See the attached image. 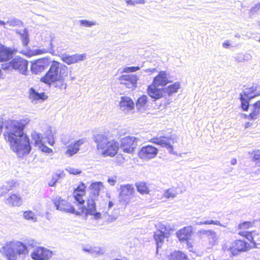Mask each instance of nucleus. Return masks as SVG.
I'll use <instances>...</instances> for the list:
<instances>
[{"label": "nucleus", "instance_id": "nucleus-8", "mask_svg": "<svg viewBox=\"0 0 260 260\" xmlns=\"http://www.w3.org/2000/svg\"><path fill=\"white\" fill-rule=\"evenodd\" d=\"M12 63L13 70H18L22 74H26L28 65L27 60L21 57L16 56L12 59Z\"/></svg>", "mask_w": 260, "mask_h": 260}, {"label": "nucleus", "instance_id": "nucleus-46", "mask_svg": "<svg viewBox=\"0 0 260 260\" xmlns=\"http://www.w3.org/2000/svg\"><path fill=\"white\" fill-rule=\"evenodd\" d=\"M66 170L71 174L78 175L81 173V171L78 169L73 168L71 167H68L66 169Z\"/></svg>", "mask_w": 260, "mask_h": 260}, {"label": "nucleus", "instance_id": "nucleus-41", "mask_svg": "<svg viewBox=\"0 0 260 260\" xmlns=\"http://www.w3.org/2000/svg\"><path fill=\"white\" fill-rule=\"evenodd\" d=\"M177 192L176 189L174 188H170L168 189L164 193V196L168 198H174L176 197Z\"/></svg>", "mask_w": 260, "mask_h": 260}, {"label": "nucleus", "instance_id": "nucleus-57", "mask_svg": "<svg viewBox=\"0 0 260 260\" xmlns=\"http://www.w3.org/2000/svg\"><path fill=\"white\" fill-rule=\"evenodd\" d=\"M41 146H42V150L43 151L47 152V153H50V152H52V149L51 148H49L47 146H44L43 145H41Z\"/></svg>", "mask_w": 260, "mask_h": 260}, {"label": "nucleus", "instance_id": "nucleus-22", "mask_svg": "<svg viewBox=\"0 0 260 260\" xmlns=\"http://www.w3.org/2000/svg\"><path fill=\"white\" fill-rule=\"evenodd\" d=\"M120 109L124 112L134 109L135 104L133 100L128 96H122L119 102Z\"/></svg>", "mask_w": 260, "mask_h": 260}, {"label": "nucleus", "instance_id": "nucleus-62", "mask_svg": "<svg viewBox=\"0 0 260 260\" xmlns=\"http://www.w3.org/2000/svg\"><path fill=\"white\" fill-rule=\"evenodd\" d=\"M230 46V41L226 40L222 44L223 47L228 48Z\"/></svg>", "mask_w": 260, "mask_h": 260}, {"label": "nucleus", "instance_id": "nucleus-19", "mask_svg": "<svg viewBox=\"0 0 260 260\" xmlns=\"http://www.w3.org/2000/svg\"><path fill=\"white\" fill-rule=\"evenodd\" d=\"M15 49L7 47L0 44V61H7L16 53Z\"/></svg>", "mask_w": 260, "mask_h": 260}, {"label": "nucleus", "instance_id": "nucleus-20", "mask_svg": "<svg viewBox=\"0 0 260 260\" xmlns=\"http://www.w3.org/2000/svg\"><path fill=\"white\" fill-rule=\"evenodd\" d=\"M148 95L154 101L159 99L164 96L165 90L163 88H158L155 85L151 84L147 89Z\"/></svg>", "mask_w": 260, "mask_h": 260}, {"label": "nucleus", "instance_id": "nucleus-6", "mask_svg": "<svg viewBox=\"0 0 260 260\" xmlns=\"http://www.w3.org/2000/svg\"><path fill=\"white\" fill-rule=\"evenodd\" d=\"M52 256V251L44 247L35 248L30 254L31 258L34 260H48Z\"/></svg>", "mask_w": 260, "mask_h": 260}, {"label": "nucleus", "instance_id": "nucleus-59", "mask_svg": "<svg viewBox=\"0 0 260 260\" xmlns=\"http://www.w3.org/2000/svg\"><path fill=\"white\" fill-rule=\"evenodd\" d=\"M212 230H202L199 232L201 234L206 236V237L209 235V234L211 233Z\"/></svg>", "mask_w": 260, "mask_h": 260}, {"label": "nucleus", "instance_id": "nucleus-49", "mask_svg": "<svg viewBox=\"0 0 260 260\" xmlns=\"http://www.w3.org/2000/svg\"><path fill=\"white\" fill-rule=\"evenodd\" d=\"M85 142V139H79L75 142H74L73 144L75 146V147H77V149L79 150L80 146L83 144Z\"/></svg>", "mask_w": 260, "mask_h": 260}, {"label": "nucleus", "instance_id": "nucleus-54", "mask_svg": "<svg viewBox=\"0 0 260 260\" xmlns=\"http://www.w3.org/2000/svg\"><path fill=\"white\" fill-rule=\"evenodd\" d=\"M245 237L251 242H253V238L252 237V234L251 233L246 232L245 233Z\"/></svg>", "mask_w": 260, "mask_h": 260}, {"label": "nucleus", "instance_id": "nucleus-17", "mask_svg": "<svg viewBox=\"0 0 260 260\" xmlns=\"http://www.w3.org/2000/svg\"><path fill=\"white\" fill-rule=\"evenodd\" d=\"M86 58V53L75 54L72 55L64 54L61 56L62 60L68 64H71L78 62L80 61H83Z\"/></svg>", "mask_w": 260, "mask_h": 260}, {"label": "nucleus", "instance_id": "nucleus-61", "mask_svg": "<svg viewBox=\"0 0 260 260\" xmlns=\"http://www.w3.org/2000/svg\"><path fill=\"white\" fill-rule=\"evenodd\" d=\"M260 9V3H258L252 8L251 10L253 12H256Z\"/></svg>", "mask_w": 260, "mask_h": 260}, {"label": "nucleus", "instance_id": "nucleus-7", "mask_svg": "<svg viewBox=\"0 0 260 260\" xmlns=\"http://www.w3.org/2000/svg\"><path fill=\"white\" fill-rule=\"evenodd\" d=\"M112 138L110 136L108 133L95 134L93 135L92 139L96 144L97 149L102 150L105 148V146L109 142Z\"/></svg>", "mask_w": 260, "mask_h": 260}, {"label": "nucleus", "instance_id": "nucleus-50", "mask_svg": "<svg viewBox=\"0 0 260 260\" xmlns=\"http://www.w3.org/2000/svg\"><path fill=\"white\" fill-rule=\"evenodd\" d=\"M58 180L59 178H63L65 176L63 171L58 170L53 175Z\"/></svg>", "mask_w": 260, "mask_h": 260}, {"label": "nucleus", "instance_id": "nucleus-14", "mask_svg": "<svg viewBox=\"0 0 260 260\" xmlns=\"http://www.w3.org/2000/svg\"><path fill=\"white\" fill-rule=\"evenodd\" d=\"M119 80L121 83L124 84L127 88H135L136 87L138 77L136 75H123L120 76Z\"/></svg>", "mask_w": 260, "mask_h": 260}, {"label": "nucleus", "instance_id": "nucleus-5", "mask_svg": "<svg viewBox=\"0 0 260 260\" xmlns=\"http://www.w3.org/2000/svg\"><path fill=\"white\" fill-rule=\"evenodd\" d=\"M138 139L133 136H127L121 139L120 145L119 146L123 152L132 153L137 146Z\"/></svg>", "mask_w": 260, "mask_h": 260}, {"label": "nucleus", "instance_id": "nucleus-10", "mask_svg": "<svg viewBox=\"0 0 260 260\" xmlns=\"http://www.w3.org/2000/svg\"><path fill=\"white\" fill-rule=\"evenodd\" d=\"M134 187L132 185L126 184L121 186V191L119 194V201L123 204H127L131 199Z\"/></svg>", "mask_w": 260, "mask_h": 260}, {"label": "nucleus", "instance_id": "nucleus-27", "mask_svg": "<svg viewBox=\"0 0 260 260\" xmlns=\"http://www.w3.org/2000/svg\"><path fill=\"white\" fill-rule=\"evenodd\" d=\"M168 83L167 74L166 72L161 71L154 78L152 84L157 86H165Z\"/></svg>", "mask_w": 260, "mask_h": 260}, {"label": "nucleus", "instance_id": "nucleus-39", "mask_svg": "<svg viewBox=\"0 0 260 260\" xmlns=\"http://www.w3.org/2000/svg\"><path fill=\"white\" fill-rule=\"evenodd\" d=\"M52 83H54V86L55 87H57L59 89L62 90L65 89L67 87V84L64 82V77L63 78H59V79L56 80Z\"/></svg>", "mask_w": 260, "mask_h": 260}, {"label": "nucleus", "instance_id": "nucleus-16", "mask_svg": "<svg viewBox=\"0 0 260 260\" xmlns=\"http://www.w3.org/2000/svg\"><path fill=\"white\" fill-rule=\"evenodd\" d=\"M102 149L103 155L113 156L117 153L119 144L114 139H112Z\"/></svg>", "mask_w": 260, "mask_h": 260}, {"label": "nucleus", "instance_id": "nucleus-48", "mask_svg": "<svg viewBox=\"0 0 260 260\" xmlns=\"http://www.w3.org/2000/svg\"><path fill=\"white\" fill-rule=\"evenodd\" d=\"M140 67H126L123 69V72L125 73H130V72H135L140 70Z\"/></svg>", "mask_w": 260, "mask_h": 260}, {"label": "nucleus", "instance_id": "nucleus-18", "mask_svg": "<svg viewBox=\"0 0 260 260\" xmlns=\"http://www.w3.org/2000/svg\"><path fill=\"white\" fill-rule=\"evenodd\" d=\"M157 154V149L152 146L148 145L143 147L140 152L139 156L142 158H152Z\"/></svg>", "mask_w": 260, "mask_h": 260}, {"label": "nucleus", "instance_id": "nucleus-3", "mask_svg": "<svg viewBox=\"0 0 260 260\" xmlns=\"http://www.w3.org/2000/svg\"><path fill=\"white\" fill-rule=\"evenodd\" d=\"M68 75V68L64 64L56 61L51 62L50 68L41 81L50 85L59 78H63Z\"/></svg>", "mask_w": 260, "mask_h": 260}, {"label": "nucleus", "instance_id": "nucleus-21", "mask_svg": "<svg viewBox=\"0 0 260 260\" xmlns=\"http://www.w3.org/2000/svg\"><path fill=\"white\" fill-rule=\"evenodd\" d=\"M85 185L84 183L81 182L78 187L74 190L73 194L75 201L79 205H83L84 203V200L83 197L85 194Z\"/></svg>", "mask_w": 260, "mask_h": 260}, {"label": "nucleus", "instance_id": "nucleus-45", "mask_svg": "<svg viewBox=\"0 0 260 260\" xmlns=\"http://www.w3.org/2000/svg\"><path fill=\"white\" fill-rule=\"evenodd\" d=\"M20 21L19 19L16 18H13L6 22L7 25L11 26H15L18 25Z\"/></svg>", "mask_w": 260, "mask_h": 260}, {"label": "nucleus", "instance_id": "nucleus-55", "mask_svg": "<svg viewBox=\"0 0 260 260\" xmlns=\"http://www.w3.org/2000/svg\"><path fill=\"white\" fill-rule=\"evenodd\" d=\"M252 58V56L249 53L243 54V61H248Z\"/></svg>", "mask_w": 260, "mask_h": 260}, {"label": "nucleus", "instance_id": "nucleus-15", "mask_svg": "<svg viewBox=\"0 0 260 260\" xmlns=\"http://www.w3.org/2000/svg\"><path fill=\"white\" fill-rule=\"evenodd\" d=\"M49 61L48 59L43 58L36 60L32 62L31 71L32 73L37 74L42 72L49 66Z\"/></svg>", "mask_w": 260, "mask_h": 260}, {"label": "nucleus", "instance_id": "nucleus-36", "mask_svg": "<svg viewBox=\"0 0 260 260\" xmlns=\"http://www.w3.org/2000/svg\"><path fill=\"white\" fill-rule=\"evenodd\" d=\"M240 100L241 101V106L243 111H247L250 106L249 102L251 100H249L243 96L242 93L240 94Z\"/></svg>", "mask_w": 260, "mask_h": 260}, {"label": "nucleus", "instance_id": "nucleus-31", "mask_svg": "<svg viewBox=\"0 0 260 260\" xmlns=\"http://www.w3.org/2000/svg\"><path fill=\"white\" fill-rule=\"evenodd\" d=\"M17 33L20 36L22 43L23 46L26 47L29 42L28 31L26 28L23 30L17 31Z\"/></svg>", "mask_w": 260, "mask_h": 260}, {"label": "nucleus", "instance_id": "nucleus-25", "mask_svg": "<svg viewBox=\"0 0 260 260\" xmlns=\"http://www.w3.org/2000/svg\"><path fill=\"white\" fill-rule=\"evenodd\" d=\"M104 188V185L101 182L92 183L89 186L90 198L95 199L99 196L100 191Z\"/></svg>", "mask_w": 260, "mask_h": 260}, {"label": "nucleus", "instance_id": "nucleus-47", "mask_svg": "<svg viewBox=\"0 0 260 260\" xmlns=\"http://www.w3.org/2000/svg\"><path fill=\"white\" fill-rule=\"evenodd\" d=\"M90 253L93 254H99L102 253V250L100 247H90Z\"/></svg>", "mask_w": 260, "mask_h": 260}, {"label": "nucleus", "instance_id": "nucleus-28", "mask_svg": "<svg viewBox=\"0 0 260 260\" xmlns=\"http://www.w3.org/2000/svg\"><path fill=\"white\" fill-rule=\"evenodd\" d=\"M29 98L32 100H45L47 98V96L44 93L38 92L36 90L31 87L29 90Z\"/></svg>", "mask_w": 260, "mask_h": 260}, {"label": "nucleus", "instance_id": "nucleus-63", "mask_svg": "<svg viewBox=\"0 0 260 260\" xmlns=\"http://www.w3.org/2000/svg\"><path fill=\"white\" fill-rule=\"evenodd\" d=\"M243 117L245 119H251V120H255L256 119H254L252 118V117L251 116V113L249 115H247L246 114H243Z\"/></svg>", "mask_w": 260, "mask_h": 260}, {"label": "nucleus", "instance_id": "nucleus-37", "mask_svg": "<svg viewBox=\"0 0 260 260\" xmlns=\"http://www.w3.org/2000/svg\"><path fill=\"white\" fill-rule=\"evenodd\" d=\"M23 218L33 222L37 221L36 215L30 210L26 211L23 213Z\"/></svg>", "mask_w": 260, "mask_h": 260}, {"label": "nucleus", "instance_id": "nucleus-56", "mask_svg": "<svg viewBox=\"0 0 260 260\" xmlns=\"http://www.w3.org/2000/svg\"><path fill=\"white\" fill-rule=\"evenodd\" d=\"M107 181L111 186H114L116 182V179L114 178H110L108 179Z\"/></svg>", "mask_w": 260, "mask_h": 260}, {"label": "nucleus", "instance_id": "nucleus-26", "mask_svg": "<svg viewBox=\"0 0 260 260\" xmlns=\"http://www.w3.org/2000/svg\"><path fill=\"white\" fill-rule=\"evenodd\" d=\"M17 185V182L13 180L6 182L0 188V197L6 195L10 190L15 188Z\"/></svg>", "mask_w": 260, "mask_h": 260}, {"label": "nucleus", "instance_id": "nucleus-30", "mask_svg": "<svg viewBox=\"0 0 260 260\" xmlns=\"http://www.w3.org/2000/svg\"><path fill=\"white\" fill-rule=\"evenodd\" d=\"M169 260H187V256L180 251H175L168 256Z\"/></svg>", "mask_w": 260, "mask_h": 260}, {"label": "nucleus", "instance_id": "nucleus-44", "mask_svg": "<svg viewBox=\"0 0 260 260\" xmlns=\"http://www.w3.org/2000/svg\"><path fill=\"white\" fill-rule=\"evenodd\" d=\"M1 67L2 69L5 71H12L13 70L12 60L10 62L3 63Z\"/></svg>", "mask_w": 260, "mask_h": 260}, {"label": "nucleus", "instance_id": "nucleus-51", "mask_svg": "<svg viewBox=\"0 0 260 260\" xmlns=\"http://www.w3.org/2000/svg\"><path fill=\"white\" fill-rule=\"evenodd\" d=\"M253 158L255 160L260 161V150H257L254 151Z\"/></svg>", "mask_w": 260, "mask_h": 260}, {"label": "nucleus", "instance_id": "nucleus-1", "mask_svg": "<svg viewBox=\"0 0 260 260\" xmlns=\"http://www.w3.org/2000/svg\"><path fill=\"white\" fill-rule=\"evenodd\" d=\"M28 122V119L3 121L0 119V134L3 132L5 139L9 143L11 149L19 157L28 154L31 150L29 137L23 132Z\"/></svg>", "mask_w": 260, "mask_h": 260}, {"label": "nucleus", "instance_id": "nucleus-53", "mask_svg": "<svg viewBox=\"0 0 260 260\" xmlns=\"http://www.w3.org/2000/svg\"><path fill=\"white\" fill-rule=\"evenodd\" d=\"M58 179L54 176L53 175L51 181H50L48 183V185L50 186H54L57 181Z\"/></svg>", "mask_w": 260, "mask_h": 260}, {"label": "nucleus", "instance_id": "nucleus-2", "mask_svg": "<svg viewBox=\"0 0 260 260\" xmlns=\"http://www.w3.org/2000/svg\"><path fill=\"white\" fill-rule=\"evenodd\" d=\"M0 252L7 260H17L18 257H24L28 253L27 246L19 241L6 242L0 250Z\"/></svg>", "mask_w": 260, "mask_h": 260}, {"label": "nucleus", "instance_id": "nucleus-12", "mask_svg": "<svg viewBox=\"0 0 260 260\" xmlns=\"http://www.w3.org/2000/svg\"><path fill=\"white\" fill-rule=\"evenodd\" d=\"M177 138H157L153 139V143L156 144L160 145L162 147L166 148L170 153H174L173 148L171 145V143L174 144L177 142Z\"/></svg>", "mask_w": 260, "mask_h": 260}, {"label": "nucleus", "instance_id": "nucleus-43", "mask_svg": "<svg viewBox=\"0 0 260 260\" xmlns=\"http://www.w3.org/2000/svg\"><path fill=\"white\" fill-rule=\"evenodd\" d=\"M81 25L85 27H91L93 25H96L95 21H91L85 19H82L79 21Z\"/></svg>", "mask_w": 260, "mask_h": 260}, {"label": "nucleus", "instance_id": "nucleus-4", "mask_svg": "<svg viewBox=\"0 0 260 260\" xmlns=\"http://www.w3.org/2000/svg\"><path fill=\"white\" fill-rule=\"evenodd\" d=\"M54 204L57 210L75 214L80 215L84 212V208H79V211H76L72 205L67 201L62 199L61 198H56L53 201Z\"/></svg>", "mask_w": 260, "mask_h": 260}, {"label": "nucleus", "instance_id": "nucleus-52", "mask_svg": "<svg viewBox=\"0 0 260 260\" xmlns=\"http://www.w3.org/2000/svg\"><path fill=\"white\" fill-rule=\"evenodd\" d=\"M208 224H215L217 225H219L220 226L225 227L224 225H223L218 220H209L208 222Z\"/></svg>", "mask_w": 260, "mask_h": 260}, {"label": "nucleus", "instance_id": "nucleus-33", "mask_svg": "<svg viewBox=\"0 0 260 260\" xmlns=\"http://www.w3.org/2000/svg\"><path fill=\"white\" fill-rule=\"evenodd\" d=\"M147 102V96L145 95H142L140 98H139L137 100V101L136 103V106L137 109L139 111H141L142 109H143Z\"/></svg>", "mask_w": 260, "mask_h": 260}, {"label": "nucleus", "instance_id": "nucleus-60", "mask_svg": "<svg viewBox=\"0 0 260 260\" xmlns=\"http://www.w3.org/2000/svg\"><path fill=\"white\" fill-rule=\"evenodd\" d=\"M36 54H40L48 52L46 49H37L35 51Z\"/></svg>", "mask_w": 260, "mask_h": 260}, {"label": "nucleus", "instance_id": "nucleus-38", "mask_svg": "<svg viewBox=\"0 0 260 260\" xmlns=\"http://www.w3.org/2000/svg\"><path fill=\"white\" fill-rule=\"evenodd\" d=\"M136 187L138 191L142 194L148 193L149 192L148 188L145 182H138L136 183Z\"/></svg>", "mask_w": 260, "mask_h": 260}, {"label": "nucleus", "instance_id": "nucleus-11", "mask_svg": "<svg viewBox=\"0 0 260 260\" xmlns=\"http://www.w3.org/2000/svg\"><path fill=\"white\" fill-rule=\"evenodd\" d=\"M250 248L249 244L243 240H236L230 247V250L234 255H238L240 252L246 251Z\"/></svg>", "mask_w": 260, "mask_h": 260}, {"label": "nucleus", "instance_id": "nucleus-64", "mask_svg": "<svg viewBox=\"0 0 260 260\" xmlns=\"http://www.w3.org/2000/svg\"><path fill=\"white\" fill-rule=\"evenodd\" d=\"M250 224L249 222H245L241 224L239 226L241 229H244L246 228L247 226H248Z\"/></svg>", "mask_w": 260, "mask_h": 260}, {"label": "nucleus", "instance_id": "nucleus-23", "mask_svg": "<svg viewBox=\"0 0 260 260\" xmlns=\"http://www.w3.org/2000/svg\"><path fill=\"white\" fill-rule=\"evenodd\" d=\"M192 228L191 226L184 227L182 229L179 230L177 233V237L181 242L187 241L191 235Z\"/></svg>", "mask_w": 260, "mask_h": 260}, {"label": "nucleus", "instance_id": "nucleus-13", "mask_svg": "<svg viewBox=\"0 0 260 260\" xmlns=\"http://www.w3.org/2000/svg\"><path fill=\"white\" fill-rule=\"evenodd\" d=\"M169 231V230L166 225L161 224L159 226V229L154 233L153 237L156 242L157 249L161 247L164 242V239L166 237L165 232Z\"/></svg>", "mask_w": 260, "mask_h": 260}, {"label": "nucleus", "instance_id": "nucleus-35", "mask_svg": "<svg viewBox=\"0 0 260 260\" xmlns=\"http://www.w3.org/2000/svg\"><path fill=\"white\" fill-rule=\"evenodd\" d=\"M251 107L252 109L251 112V116L253 118L256 119L260 114V100L252 105Z\"/></svg>", "mask_w": 260, "mask_h": 260}, {"label": "nucleus", "instance_id": "nucleus-42", "mask_svg": "<svg viewBox=\"0 0 260 260\" xmlns=\"http://www.w3.org/2000/svg\"><path fill=\"white\" fill-rule=\"evenodd\" d=\"M207 237L208 239L210 244L212 245L214 244L217 240L216 234L213 231H211V233L209 234V235H208Z\"/></svg>", "mask_w": 260, "mask_h": 260}, {"label": "nucleus", "instance_id": "nucleus-29", "mask_svg": "<svg viewBox=\"0 0 260 260\" xmlns=\"http://www.w3.org/2000/svg\"><path fill=\"white\" fill-rule=\"evenodd\" d=\"M259 86H252L249 88H246L245 90L243 91V93H242L243 94V96H245V98L248 99L249 100H252V99L254 98L255 97L260 95V92H257L256 94H254L253 95H250L252 93H255V92L257 91V88H259Z\"/></svg>", "mask_w": 260, "mask_h": 260}, {"label": "nucleus", "instance_id": "nucleus-24", "mask_svg": "<svg viewBox=\"0 0 260 260\" xmlns=\"http://www.w3.org/2000/svg\"><path fill=\"white\" fill-rule=\"evenodd\" d=\"M5 202L11 206H19L21 205L22 200L18 194L12 193L6 198Z\"/></svg>", "mask_w": 260, "mask_h": 260}, {"label": "nucleus", "instance_id": "nucleus-58", "mask_svg": "<svg viewBox=\"0 0 260 260\" xmlns=\"http://www.w3.org/2000/svg\"><path fill=\"white\" fill-rule=\"evenodd\" d=\"M235 59L238 62L243 61V54H239L235 56Z\"/></svg>", "mask_w": 260, "mask_h": 260}, {"label": "nucleus", "instance_id": "nucleus-34", "mask_svg": "<svg viewBox=\"0 0 260 260\" xmlns=\"http://www.w3.org/2000/svg\"><path fill=\"white\" fill-rule=\"evenodd\" d=\"M31 138L32 140L35 141V146L41 147V145H43V137L41 134H39L36 131H34L31 133Z\"/></svg>", "mask_w": 260, "mask_h": 260}, {"label": "nucleus", "instance_id": "nucleus-9", "mask_svg": "<svg viewBox=\"0 0 260 260\" xmlns=\"http://www.w3.org/2000/svg\"><path fill=\"white\" fill-rule=\"evenodd\" d=\"M95 200L94 199H89L87 201V207H86L83 205H79L80 206L79 208H82L83 207L84 212L85 211L86 214L93 215L94 218L96 220L99 219L101 218V214L99 212L96 211V204L95 203Z\"/></svg>", "mask_w": 260, "mask_h": 260}, {"label": "nucleus", "instance_id": "nucleus-32", "mask_svg": "<svg viewBox=\"0 0 260 260\" xmlns=\"http://www.w3.org/2000/svg\"><path fill=\"white\" fill-rule=\"evenodd\" d=\"M180 88V84L179 82H175L174 84L169 85L167 87L163 88L165 90V93H167L169 95L176 92Z\"/></svg>", "mask_w": 260, "mask_h": 260}, {"label": "nucleus", "instance_id": "nucleus-40", "mask_svg": "<svg viewBox=\"0 0 260 260\" xmlns=\"http://www.w3.org/2000/svg\"><path fill=\"white\" fill-rule=\"evenodd\" d=\"M78 151L79 150L77 149V147H75L73 143H72L68 146L66 154L70 157L77 153Z\"/></svg>", "mask_w": 260, "mask_h": 260}]
</instances>
